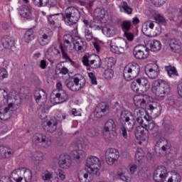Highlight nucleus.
<instances>
[{"label":"nucleus","instance_id":"nucleus-29","mask_svg":"<svg viewBox=\"0 0 182 182\" xmlns=\"http://www.w3.org/2000/svg\"><path fill=\"white\" fill-rule=\"evenodd\" d=\"M94 15L95 16V18H94V22L95 23L96 22H99L100 23H101L102 21H100V19H103L105 18V15H106V11L100 9H97L94 12Z\"/></svg>","mask_w":182,"mask_h":182},{"label":"nucleus","instance_id":"nucleus-52","mask_svg":"<svg viewBox=\"0 0 182 182\" xmlns=\"http://www.w3.org/2000/svg\"><path fill=\"white\" fill-rule=\"evenodd\" d=\"M113 70L107 69L105 70L104 75L107 79H112V77H113Z\"/></svg>","mask_w":182,"mask_h":182},{"label":"nucleus","instance_id":"nucleus-2","mask_svg":"<svg viewBox=\"0 0 182 182\" xmlns=\"http://www.w3.org/2000/svg\"><path fill=\"white\" fill-rule=\"evenodd\" d=\"M60 19H63L69 26L76 25L80 19V11L73 6L66 9L65 15L60 14Z\"/></svg>","mask_w":182,"mask_h":182},{"label":"nucleus","instance_id":"nucleus-63","mask_svg":"<svg viewBox=\"0 0 182 182\" xmlns=\"http://www.w3.org/2000/svg\"><path fill=\"white\" fill-rule=\"evenodd\" d=\"M118 176H119V178H120L121 180H122V181L129 182V178H127V177L124 176V173H118Z\"/></svg>","mask_w":182,"mask_h":182},{"label":"nucleus","instance_id":"nucleus-16","mask_svg":"<svg viewBox=\"0 0 182 182\" xmlns=\"http://www.w3.org/2000/svg\"><path fill=\"white\" fill-rule=\"evenodd\" d=\"M144 117L147 122L146 129H148L154 137H160V136H161V132L159 130V126H157L154 121H149V119H147V117Z\"/></svg>","mask_w":182,"mask_h":182},{"label":"nucleus","instance_id":"nucleus-37","mask_svg":"<svg viewBox=\"0 0 182 182\" xmlns=\"http://www.w3.org/2000/svg\"><path fill=\"white\" fill-rule=\"evenodd\" d=\"M33 4L38 8H42V6H47L49 5V0H32Z\"/></svg>","mask_w":182,"mask_h":182},{"label":"nucleus","instance_id":"nucleus-12","mask_svg":"<svg viewBox=\"0 0 182 182\" xmlns=\"http://www.w3.org/2000/svg\"><path fill=\"white\" fill-rule=\"evenodd\" d=\"M68 39H70L73 42V49L77 50L78 52H85L87 48V43L85 39L75 36L73 38L72 35H68Z\"/></svg>","mask_w":182,"mask_h":182},{"label":"nucleus","instance_id":"nucleus-7","mask_svg":"<svg viewBox=\"0 0 182 182\" xmlns=\"http://www.w3.org/2000/svg\"><path fill=\"white\" fill-rule=\"evenodd\" d=\"M140 73V65L137 63L131 65L130 66H126L124 69L123 76L125 80L128 82L137 77Z\"/></svg>","mask_w":182,"mask_h":182},{"label":"nucleus","instance_id":"nucleus-47","mask_svg":"<svg viewBox=\"0 0 182 182\" xmlns=\"http://www.w3.org/2000/svg\"><path fill=\"white\" fill-rule=\"evenodd\" d=\"M60 49L61 50V53L63 55V59H65L66 60H69L71 63V64L74 65H75L74 61L72 60V59H70L69 55H68V53H66V52L65 51V48H63V46L62 44L60 45Z\"/></svg>","mask_w":182,"mask_h":182},{"label":"nucleus","instance_id":"nucleus-6","mask_svg":"<svg viewBox=\"0 0 182 182\" xmlns=\"http://www.w3.org/2000/svg\"><path fill=\"white\" fill-rule=\"evenodd\" d=\"M170 149H171V144L168 142L166 139L161 138L156 142L155 146V151L158 157H163L168 153H170Z\"/></svg>","mask_w":182,"mask_h":182},{"label":"nucleus","instance_id":"nucleus-61","mask_svg":"<svg viewBox=\"0 0 182 182\" xmlns=\"http://www.w3.org/2000/svg\"><path fill=\"white\" fill-rule=\"evenodd\" d=\"M144 100V99L141 98V95H135L134 97V105H136L137 103L141 102Z\"/></svg>","mask_w":182,"mask_h":182},{"label":"nucleus","instance_id":"nucleus-20","mask_svg":"<svg viewBox=\"0 0 182 182\" xmlns=\"http://www.w3.org/2000/svg\"><path fill=\"white\" fill-rule=\"evenodd\" d=\"M86 166L90 170L100 167V160L96 156H91L86 160Z\"/></svg>","mask_w":182,"mask_h":182},{"label":"nucleus","instance_id":"nucleus-19","mask_svg":"<svg viewBox=\"0 0 182 182\" xmlns=\"http://www.w3.org/2000/svg\"><path fill=\"white\" fill-rule=\"evenodd\" d=\"M57 56H60V51L53 46H51L46 52V58H47L48 60L56 59Z\"/></svg>","mask_w":182,"mask_h":182},{"label":"nucleus","instance_id":"nucleus-9","mask_svg":"<svg viewBox=\"0 0 182 182\" xmlns=\"http://www.w3.org/2000/svg\"><path fill=\"white\" fill-rule=\"evenodd\" d=\"M33 143L36 146H43V147H50L52 139L43 134H36L33 136Z\"/></svg>","mask_w":182,"mask_h":182},{"label":"nucleus","instance_id":"nucleus-4","mask_svg":"<svg viewBox=\"0 0 182 182\" xmlns=\"http://www.w3.org/2000/svg\"><path fill=\"white\" fill-rule=\"evenodd\" d=\"M152 92L159 97H164L170 93V85L163 80H155L152 84Z\"/></svg>","mask_w":182,"mask_h":182},{"label":"nucleus","instance_id":"nucleus-10","mask_svg":"<svg viewBox=\"0 0 182 182\" xmlns=\"http://www.w3.org/2000/svg\"><path fill=\"white\" fill-rule=\"evenodd\" d=\"M111 132L112 133H116V122H114V120L112 119H108L105 122L103 129V137L106 141H109L110 139H112V136H110Z\"/></svg>","mask_w":182,"mask_h":182},{"label":"nucleus","instance_id":"nucleus-13","mask_svg":"<svg viewBox=\"0 0 182 182\" xmlns=\"http://www.w3.org/2000/svg\"><path fill=\"white\" fill-rule=\"evenodd\" d=\"M120 157V153L116 149H108L105 152V160L109 166H113Z\"/></svg>","mask_w":182,"mask_h":182},{"label":"nucleus","instance_id":"nucleus-23","mask_svg":"<svg viewBox=\"0 0 182 182\" xmlns=\"http://www.w3.org/2000/svg\"><path fill=\"white\" fill-rule=\"evenodd\" d=\"M68 99H69V96L66 93V91L63 90H60V92L55 95L54 101L57 104H60L65 102H68Z\"/></svg>","mask_w":182,"mask_h":182},{"label":"nucleus","instance_id":"nucleus-8","mask_svg":"<svg viewBox=\"0 0 182 182\" xmlns=\"http://www.w3.org/2000/svg\"><path fill=\"white\" fill-rule=\"evenodd\" d=\"M145 112L152 119H156L161 114V105L156 102L147 104L145 107Z\"/></svg>","mask_w":182,"mask_h":182},{"label":"nucleus","instance_id":"nucleus-24","mask_svg":"<svg viewBox=\"0 0 182 182\" xmlns=\"http://www.w3.org/2000/svg\"><path fill=\"white\" fill-rule=\"evenodd\" d=\"M154 68H157L156 65H154V67H151L150 65H147L145 68L146 75L149 77V79H156L157 76H159V72L154 70Z\"/></svg>","mask_w":182,"mask_h":182},{"label":"nucleus","instance_id":"nucleus-55","mask_svg":"<svg viewBox=\"0 0 182 182\" xmlns=\"http://www.w3.org/2000/svg\"><path fill=\"white\" fill-rule=\"evenodd\" d=\"M4 97V100H6L9 97L8 92L5 89H0V97Z\"/></svg>","mask_w":182,"mask_h":182},{"label":"nucleus","instance_id":"nucleus-39","mask_svg":"<svg viewBox=\"0 0 182 182\" xmlns=\"http://www.w3.org/2000/svg\"><path fill=\"white\" fill-rule=\"evenodd\" d=\"M110 48H111V51L113 53H116L117 55H122V53H123L124 52V49H123V48H120L117 45H110Z\"/></svg>","mask_w":182,"mask_h":182},{"label":"nucleus","instance_id":"nucleus-59","mask_svg":"<svg viewBox=\"0 0 182 182\" xmlns=\"http://www.w3.org/2000/svg\"><path fill=\"white\" fill-rule=\"evenodd\" d=\"M135 106L139 109H144V107H146L147 105H146V100H144L139 102H136V104H135Z\"/></svg>","mask_w":182,"mask_h":182},{"label":"nucleus","instance_id":"nucleus-53","mask_svg":"<svg viewBox=\"0 0 182 182\" xmlns=\"http://www.w3.org/2000/svg\"><path fill=\"white\" fill-rule=\"evenodd\" d=\"M8 77V71L4 68L0 67V79H5Z\"/></svg>","mask_w":182,"mask_h":182},{"label":"nucleus","instance_id":"nucleus-21","mask_svg":"<svg viewBox=\"0 0 182 182\" xmlns=\"http://www.w3.org/2000/svg\"><path fill=\"white\" fill-rule=\"evenodd\" d=\"M168 35L166 34V41L169 43V46L173 52H178L181 49V46L178 44V41H177L174 38H168Z\"/></svg>","mask_w":182,"mask_h":182},{"label":"nucleus","instance_id":"nucleus-45","mask_svg":"<svg viewBox=\"0 0 182 182\" xmlns=\"http://www.w3.org/2000/svg\"><path fill=\"white\" fill-rule=\"evenodd\" d=\"M89 177V173H86L85 171H80L78 173V178L80 182H86L87 178Z\"/></svg>","mask_w":182,"mask_h":182},{"label":"nucleus","instance_id":"nucleus-34","mask_svg":"<svg viewBox=\"0 0 182 182\" xmlns=\"http://www.w3.org/2000/svg\"><path fill=\"white\" fill-rule=\"evenodd\" d=\"M131 88L132 89L133 92H134L135 93H139V95H141V93H143L141 92V90L140 89V84L139 83L138 79L134 80L132 82Z\"/></svg>","mask_w":182,"mask_h":182},{"label":"nucleus","instance_id":"nucleus-41","mask_svg":"<svg viewBox=\"0 0 182 182\" xmlns=\"http://www.w3.org/2000/svg\"><path fill=\"white\" fill-rule=\"evenodd\" d=\"M114 45L119 48H122V49H124V48H126V45H127V42L122 38H118L115 40Z\"/></svg>","mask_w":182,"mask_h":182},{"label":"nucleus","instance_id":"nucleus-51","mask_svg":"<svg viewBox=\"0 0 182 182\" xmlns=\"http://www.w3.org/2000/svg\"><path fill=\"white\" fill-rule=\"evenodd\" d=\"M85 39L86 41H87V42H90V41L93 39V34L92 33V31H90V30L85 29Z\"/></svg>","mask_w":182,"mask_h":182},{"label":"nucleus","instance_id":"nucleus-33","mask_svg":"<svg viewBox=\"0 0 182 182\" xmlns=\"http://www.w3.org/2000/svg\"><path fill=\"white\" fill-rule=\"evenodd\" d=\"M35 36L33 35V29H28L24 34V41L26 43H29L31 41H33Z\"/></svg>","mask_w":182,"mask_h":182},{"label":"nucleus","instance_id":"nucleus-42","mask_svg":"<svg viewBox=\"0 0 182 182\" xmlns=\"http://www.w3.org/2000/svg\"><path fill=\"white\" fill-rule=\"evenodd\" d=\"M122 8L124 10V12L125 14H127L128 15H132L133 12V9H132L130 6H129V4H127V2L123 1L122 4Z\"/></svg>","mask_w":182,"mask_h":182},{"label":"nucleus","instance_id":"nucleus-14","mask_svg":"<svg viewBox=\"0 0 182 182\" xmlns=\"http://www.w3.org/2000/svg\"><path fill=\"white\" fill-rule=\"evenodd\" d=\"M150 49L143 45L136 46L134 48L133 55L136 59H147Z\"/></svg>","mask_w":182,"mask_h":182},{"label":"nucleus","instance_id":"nucleus-35","mask_svg":"<svg viewBox=\"0 0 182 182\" xmlns=\"http://www.w3.org/2000/svg\"><path fill=\"white\" fill-rule=\"evenodd\" d=\"M163 131L166 134H171L174 132V127L170 124L164 123L163 124Z\"/></svg>","mask_w":182,"mask_h":182},{"label":"nucleus","instance_id":"nucleus-27","mask_svg":"<svg viewBox=\"0 0 182 182\" xmlns=\"http://www.w3.org/2000/svg\"><path fill=\"white\" fill-rule=\"evenodd\" d=\"M102 31L104 35H106L107 36H108V38H110V36H113L116 33V31H114V27L110 24H106L105 26H103Z\"/></svg>","mask_w":182,"mask_h":182},{"label":"nucleus","instance_id":"nucleus-40","mask_svg":"<svg viewBox=\"0 0 182 182\" xmlns=\"http://www.w3.org/2000/svg\"><path fill=\"white\" fill-rule=\"evenodd\" d=\"M121 28L124 31V33L126 32H129L130 28H132V22L129 21H124L121 24Z\"/></svg>","mask_w":182,"mask_h":182},{"label":"nucleus","instance_id":"nucleus-36","mask_svg":"<svg viewBox=\"0 0 182 182\" xmlns=\"http://www.w3.org/2000/svg\"><path fill=\"white\" fill-rule=\"evenodd\" d=\"M31 160L33 161H42L43 160V154L41 151H36L31 156Z\"/></svg>","mask_w":182,"mask_h":182},{"label":"nucleus","instance_id":"nucleus-15","mask_svg":"<svg viewBox=\"0 0 182 182\" xmlns=\"http://www.w3.org/2000/svg\"><path fill=\"white\" fill-rule=\"evenodd\" d=\"M106 113H109V105L106 102L100 103L94 111L95 117L97 119L103 117Z\"/></svg>","mask_w":182,"mask_h":182},{"label":"nucleus","instance_id":"nucleus-58","mask_svg":"<svg viewBox=\"0 0 182 182\" xmlns=\"http://www.w3.org/2000/svg\"><path fill=\"white\" fill-rule=\"evenodd\" d=\"M124 36H126L127 41H129V42H132L133 39H134V35L132 33H129V31H127L124 33Z\"/></svg>","mask_w":182,"mask_h":182},{"label":"nucleus","instance_id":"nucleus-5","mask_svg":"<svg viewBox=\"0 0 182 182\" xmlns=\"http://www.w3.org/2000/svg\"><path fill=\"white\" fill-rule=\"evenodd\" d=\"M65 85L71 92H79L86 85V80L85 78L79 80L77 77H71L65 81Z\"/></svg>","mask_w":182,"mask_h":182},{"label":"nucleus","instance_id":"nucleus-3","mask_svg":"<svg viewBox=\"0 0 182 182\" xmlns=\"http://www.w3.org/2000/svg\"><path fill=\"white\" fill-rule=\"evenodd\" d=\"M6 102L8 103V106L0 109V119L6 121L12 117V112L14 110V106H18L19 102L16 98H12L9 96Z\"/></svg>","mask_w":182,"mask_h":182},{"label":"nucleus","instance_id":"nucleus-28","mask_svg":"<svg viewBox=\"0 0 182 182\" xmlns=\"http://www.w3.org/2000/svg\"><path fill=\"white\" fill-rule=\"evenodd\" d=\"M38 43L41 46H46V45H49L50 41H52V37L50 36V35L44 33L42 35V36L38 38Z\"/></svg>","mask_w":182,"mask_h":182},{"label":"nucleus","instance_id":"nucleus-25","mask_svg":"<svg viewBox=\"0 0 182 182\" xmlns=\"http://www.w3.org/2000/svg\"><path fill=\"white\" fill-rule=\"evenodd\" d=\"M142 93H146L150 89V82L144 77L137 78Z\"/></svg>","mask_w":182,"mask_h":182},{"label":"nucleus","instance_id":"nucleus-56","mask_svg":"<svg viewBox=\"0 0 182 182\" xmlns=\"http://www.w3.org/2000/svg\"><path fill=\"white\" fill-rule=\"evenodd\" d=\"M136 122H137L138 123H139V124H141V127L145 128V129L147 128V124H146V123L144 124V121L143 120V117H138L136 118Z\"/></svg>","mask_w":182,"mask_h":182},{"label":"nucleus","instance_id":"nucleus-22","mask_svg":"<svg viewBox=\"0 0 182 182\" xmlns=\"http://www.w3.org/2000/svg\"><path fill=\"white\" fill-rule=\"evenodd\" d=\"M58 129V122L53 119L46 122V124L43 126V129L47 133H55Z\"/></svg>","mask_w":182,"mask_h":182},{"label":"nucleus","instance_id":"nucleus-38","mask_svg":"<svg viewBox=\"0 0 182 182\" xmlns=\"http://www.w3.org/2000/svg\"><path fill=\"white\" fill-rule=\"evenodd\" d=\"M181 176L180 173L176 171H173L172 173L171 177L166 181V182H181Z\"/></svg>","mask_w":182,"mask_h":182},{"label":"nucleus","instance_id":"nucleus-46","mask_svg":"<svg viewBox=\"0 0 182 182\" xmlns=\"http://www.w3.org/2000/svg\"><path fill=\"white\" fill-rule=\"evenodd\" d=\"M165 68L166 72H168V75L170 77H171V75L178 76V73H177V70L176 69V68L172 66H166Z\"/></svg>","mask_w":182,"mask_h":182},{"label":"nucleus","instance_id":"nucleus-18","mask_svg":"<svg viewBox=\"0 0 182 182\" xmlns=\"http://www.w3.org/2000/svg\"><path fill=\"white\" fill-rule=\"evenodd\" d=\"M58 166L60 168H69L72 166V159L69 155L61 154L58 159Z\"/></svg>","mask_w":182,"mask_h":182},{"label":"nucleus","instance_id":"nucleus-26","mask_svg":"<svg viewBox=\"0 0 182 182\" xmlns=\"http://www.w3.org/2000/svg\"><path fill=\"white\" fill-rule=\"evenodd\" d=\"M1 43L5 49H11L15 41L12 39V37L6 36L1 38Z\"/></svg>","mask_w":182,"mask_h":182},{"label":"nucleus","instance_id":"nucleus-1","mask_svg":"<svg viewBox=\"0 0 182 182\" xmlns=\"http://www.w3.org/2000/svg\"><path fill=\"white\" fill-rule=\"evenodd\" d=\"M119 122L122 124V127H121L122 137L127 139V132H132L134 129L136 117L132 112L124 110L121 112Z\"/></svg>","mask_w":182,"mask_h":182},{"label":"nucleus","instance_id":"nucleus-62","mask_svg":"<svg viewBox=\"0 0 182 182\" xmlns=\"http://www.w3.org/2000/svg\"><path fill=\"white\" fill-rule=\"evenodd\" d=\"M50 182H59V177H58V173H53V176H51V179H50Z\"/></svg>","mask_w":182,"mask_h":182},{"label":"nucleus","instance_id":"nucleus-31","mask_svg":"<svg viewBox=\"0 0 182 182\" xmlns=\"http://www.w3.org/2000/svg\"><path fill=\"white\" fill-rule=\"evenodd\" d=\"M19 14L22 18H30L31 9L27 6H21L19 9Z\"/></svg>","mask_w":182,"mask_h":182},{"label":"nucleus","instance_id":"nucleus-44","mask_svg":"<svg viewBox=\"0 0 182 182\" xmlns=\"http://www.w3.org/2000/svg\"><path fill=\"white\" fill-rule=\"evenodd\" d=\"M154 180L156 182H167L164 181V179L163 178L160 173V171H158L157 169H156L154 172Z\"/></svg>","mask_w":182,"mask_h":182},{"label":"nucleus","instance_id":"nucleus-60","mask_svg":"<svg viewBox=\"0 0 182 182\" xmlns=\"http://www.w3.org/2000/svg\"><path fill=\"white\" fill-rule=\"evenodd\" d=\"M14 151H11L10 149H6V153L4 154V159H9L11 156H14Z\"/></svg>","mask_w":182,"mask_h":182},{"label":"nucleus","instance_id":"nucleus-49","mask_svg":"<svg viewBox=\"0 0 182 182\" xmlns=\"http://www.w3.org/2000/svg\"><path fill=\"white\" fill-rule=\"evenodd\" d=\"M53 176V173L49 172V171H45L43 175L42 176V179L44 180V181H50Z\"/></svg>","mask_w":182,"mask_h":182},{"label":"nucleus","instance_id":"nucleus-54","mask_svg":"<svg viewBox=\"0 0 182 182\" xmlns=\"http://www.w3.org/2000/svg\"><path fill=\"white\" fill-rule=\"evenodd\" d=\"M7 147L0 146V159H5V154L6 153Z\"/></svg>","mask_w":182,"mask_h":182},{"label":"nucleus","instance_id":"nucleus-17","mask_svg":"<svg viewBox=\"0 0 182 182\" xmlns=\"http://www.w3.org/2000/svg\"><path fill=\"white\" fill-rule=\"evenodd\" d=\"M148 132L149 130H147V128H143L139 126L134 131V136L136 140H140V141H146V140H147V137H149L147 135Z\"/></svg>","mask_w":182,"mask_h":182},{"label":"nucleus","instance_id":"nucleus-43","mask_svg":"<svg viewBox=\"0 0 182 182\" xmlns=\"http://www.w3.org/2000/svg\"><path fill=\"white\" fill-rule=\"evenodd\" d=\"M154 20L156 21V23H159V25H164V26H166L167 25V21H166V18L163 17V16L158 14L154 17Z\"/></svg>","mask_w":182,"mask_h":182},{"label":"nucleus","instance_id":"nucleus-30","mask_svg":"<svg viewBox=\"0 0 182 182\" xmlns=\"http://www.w3.org/2000/svg\"><path fill=\"white\" fill-rule=\"evenodd\" d=\"M73 155L75 160H85L86 159V153L82 149H77L73 151Z\"/></svg>","mask_w":182,"mask_h":182},{"label":"nucleus","instance_id":"nucleus-64","mask_svg":"<svg viewBox=\"0 0 182 182\" xmlns=\"http://www.w3.org/2000/svg\"><path fill=\"white\" fill-rule=\"evenodd\" d=\"M178 94L180 96V97H182V82L179 85H178L177 87Z\"/></svg>","mask_w":182,"mask_h":182},{"label":"nucleus","instance_id":"nucleus-11","mask_svg":"<svg viewBox=\"0 0 182 182\" xmlns=\"http://www.w3.org/2000/svg\"><path fill=\"white\" fill-rule=\"evenodd\" d=\"M95 59V60H91L90 56L85 55L82 58V63L87 68H89L90 65H93L91 68L92 69H99V68H102V69H105L104 66L102 65V60H100V58L97 55H94Z\"/></svg>","mask_w":182,"mask_h":182},{"label":"nucleus","instance_id":"nucleus-48","mask_svg":"<svg viewBox=\"0 0 182 182\" xmlns=\"http://www.w3.org/2000/svg\"><path fill=\"white\" fill-rule=\"evenodd\" d=\"M156 170L160 171L161 176L164 180H165L166 177L168 175L167 172V168L164 166H161L156 168Z\"/></svg>","mask_w":182,"mask_h":182},{"label":"nucleus","instance_id":"nucleus-50","mask_svg":"<svg viewBox=\"0 0 182 182\" xmlns=\"http://www.w3.org/2000/svg\"><path fill=\"white\" fill-rule=\"evenodd\" d=\"M143 157H144V154L143 153V150L141 149H138L136 154H135V159L138 161H140V160L143 159Z\"/></svg>","mask_w":182,"mask_h":182},{"label":"nucleus","instance_id":"nucleus-57","mask_svg":"<svg viewBox=\"0 0 182 182\" xmlns=\"http://www.w3.org/2000/svg\"><path fill=\"white\" fill-rule=\"evenodd\" d=\"M139 176L141 177L142 180H147L149 178V172H144L143 171H141L139 173Z\"/></svg>","mask_w":182,"mask_h":182},{"label":"nucleus","instance_id":"nucleus-32","mask_svg":"<svg viewBox=\"0 0 182 182\" xmlns=\"http://www.w3.org/2000/svg\"><path fill=\"white\" fill-rule=\"evenodd\" d=\"M149 45L151 50L152 52H159V50L161 49V43L157 40H154L153 41H151Z\"/></svg>","mask_w":182,"mask_h":182}]
</instances>
